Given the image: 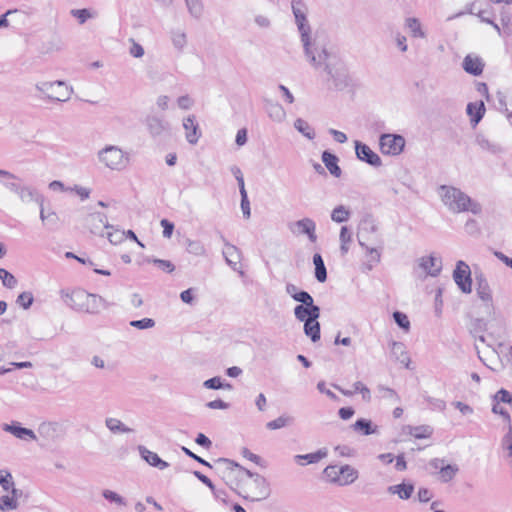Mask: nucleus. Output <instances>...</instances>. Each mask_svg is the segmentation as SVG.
Instances as JSON below:
<instances>
[{"instance_id": "obj_47", "label": "nucleus", "mask_w": 512, "mask_h": 512, "mask_svg": "<svg viewBox=\"0 0 512 512\" xmlns=\"http://www.w3.org/2000/svg\"><path fill=\"white\" fill-rule=\"evenodd\" d=\"M14 484L12 474L8 470L0 469V485L2 489L8 492L10 488H13Z\"/></svg>"}, {"instance_id": "obj_55", "label": "nucleus", "mask_w": 512, "mask_h": 512, "mask_svg": "<svg viewBox=\"0 0 512 512\" xmlns=\"http://www.w3.org/2000/svg\"><path fill=\"white\" fill-rule=\"evenodd\" d=\"M130 325L134 328L143 330L149 329L155 326V321L151 318H143L141 320H132L130 321Z\"/></svg>"}, {"instance_id": "obj_3", "label": "nucleus", "mask_w": 512, "mask_h": 512, "mask_svg": "<svg viewBox=\"0 0 512 512\" xmlns=\"http://www.w3.org/2000/svg\"><path fill=\"white\" fill-rule=\"evenodd\" d=\"M438 195L452 213L471 212L478 215L482 212V206L457 187L441 185L438 188Z\"/></svg>"}, {"instance_id": "obj_49", "label": "nucleus", "mask_w": 512, "mask_h": 512, "mask_svg": "<svg viewBox=\"0 0 512 512\" xmlns=\"http://www.w3.org/2000/svg\"><path fill=\"white\" fill-rule=\"evenodd\" d=\"M34 297L31 292L25 291L18 295L16 299V303L21 306L23 309H29L33 304Z\"/></svg>"}, {"instance_id": "obj_36", "label": "nucleus", "mask_w": 512, "mask_h": 512, "mask_svg": "<svg viewBox=\"0 0 512 512\" xmlns=\"http://www.w3.org/2000/svg\"><path fill=\"white\" fill-rule=\"evenodd\" d=\"M363 248L366 250L369 257L364 266L367 270H372L374 265L380 262L381 253L377 248L370 247L368 244Z\"/></svg>"}, {"instance_id": "obj_10", "label": "nucleus", "mask_w": 512, "mask_h": 512, "mask_svg": "<svg viewBox=\"0 0 512 512\" xmlns=\"http://www.w3.org/2000/svg\"><path fill=\"white\" fill-rule=\"evenodd\" d=\"M381 152L387 155L400 154L405 146V139L398 134H382L379 139Z\"/></svg>"}, {"instance_id": "obj_58", "label": "nucleus", "mask_w": 512, "mask_h": 512, "mask_svg": "<svg viewBox=\"0 0 512 512\" xmlns=\"http://www.w3.org/2000/svg\"><path fill=\"white\" fill-rule=\"evenodd\" d=\"M397 495L400 499H409L414 491V485L413 484H400V488H398Z\"/></svg>"}, {"instance_id": "obj_35", "label": "nucleus", "mask_w": 512, "mask_h": 512, "mask_svg": "<svg viewBox=\"0 0 512 512\" xmlns=\"http://www.w3.org/2000/svg\"><path fill=\"white\" fill-rule=\"evenodd\" d=\"M294 422V418L289 415H281L275 420L269 421L266 424V428L269 430H277L283 427L289 426Z\"/></svg>"}, {"instance_id": "obj_37", "label": "nucleus", "mask_w": 512, "mask_h": 512, "mask_svg": "<svg viewBox=\"0 0 512 512\" xmlns=\"http://www.w3.org/2000/svg\"><path fill=\"white\" fill-rule=\"evenodd\" d=\"M409 434L416 439H424L428 438L432 434V428L427 425H421V426H408Z\"/></svg>"}, {"instance_id": "obj_21", "label": "nucleus", "mask_w": 512, "mask_h": 512, "mask_svg": "<svg viewBox=\"0 0 512 512\" xmlns=\"http://www.w3.org/2000/svg\"><path fill=\"white\" fill-rule=\"evenodd\" d=\"M322 161L325 164V167L334 177L341 176V168L338 165V157L329 151H324L322 153Z\"/></svg>"}, {"instance_id": "obj_60", "label": "nucleus", "mask_w": 512, "mask_h": 512, "mask_svg": "<svg viewBox=\"0 0 512 512\" xmlns=\"http://www.w3.org/2000/svg\"><path fill=\"white\" fill-rule=\"evenodd\" d=\"M124 237H125L124 231L115 230L114 232L107 233V239L109 240L110 243H112L114 245L121 243L124 240Z\"/></svg>"}, {"instance_id": "obj_7", "label": "nucleus", "mask_w": 512, "mask_h": 512, "mask_svg": "<svg viewBox=\"0 0 512 512\" xmlns=\"http://www.w3.org/2000/svg\"><path fill=\"white\" fill-rule=\"evenodd\" d=\"M324 476L333 484L347 486L354 483L358 476V470L346 464L343 466L329 465L323 471Z\"/></svg>"}, {"instance_id": "obj_28", "label": "nucleus", "mask_w": 512, "mask_h": 512, "mask_svg": "<svg viewBox=\"0 0 512 512\" xmlns=\"http://www.w3.org/2000/svg\"><path fill=\"white\" fill-rule=\"evenodd\" d=\"M353 429L355 431H358L360 432L362 435H371V434H374L376 433L377 431V426H374L373 427V424H372V421L371 420H368V419H365V418H360L358 419L353 425H352Z\"/></svg>"}, {"instance_id": "obj_2", "label": "nucleus", "mask_w": 512, "mask_h": 512, "mask_svg": "<svg viewBox=\"0 0 512 512\" xmlns=\"http://www.w3.org/2000/svg\"><path fill=\"white\" fill-rule=\"evenodd\" d=\"M216 470L225 477L226 473H232L238 470L240 475L239 495L250 501H262L269 497V483L262 475L252 473L238 463L226 459L219 458L215 461Z\"/></svg>"}, {"instance_id": "obj_54", "label": "nucleus", "mask_w": 512, "mask_h": 512, "mask_svg": "<svg viewBox=\"0 0 512 512\" xmlns=\"http://www.w3.org/2000/svg\"><path fill=\"white\" fill-rule=\"evenodd\" d=\"M493 402H503L512 405V394L508 390L502 388L493 396Z\"/></svg>"}, {"instance_id": "obj_52", "label": "nucleus", "mask_w": 512, "mask_h": 512, "mask_svg": "<svg viewBox=\"0 0 512 512\" xmlns=\"http://www.w3.org/2000/svg\"><path fill=\"white\" fill-rule=\"evenodd\" d=\"M393 318L400 328L404 329L405 331H408L410 329V321L407 315L404 314L403 312L395 311L393 313Z\"/></svg>"}, {"instance_id": "obj_9", "label": "nucleus", "mask_w": 512, "mask_h": 512, "mask_svg": "<svg viewBox=\"0 0 512 512\" xmlns=\"http://www.w3.org/2000/svg\"><path fill=\"white\" fill-rule=\"evenodd\" d=\"M378 224L371 214H366L360 221L359 231L357 234L358 242L361 247H366V244L372 243L382 244V240L377 235Z\"/></svg>"}, {"instance_id": "obj_39", "label": "nucleus", "mask_w": 512, "mask_h": 512, "mask_svg": "<svg viewBox=\"0 0 512 512\" xmlns=\"http://www.w3.org/2000/svg\"><path fill=\"white\" fill-rule=\"evenodd\" d=\"M406 27L410 30L415 38H424L425 33L422 31L421 24L417 18L411 17L406 19Z\"/></svg>"}, {"instance_id": "obj_23", "label": "nucleus", "mask_w": 512, "mask_h": 512, "mask_svg": "<svg viewBox=\"0 0 512 512\" xmlns=\"http://www.w3.org/2000/svg\"><path fill=\"white\" fill-rule=\"evenodd\" d=\"M391 354L395 360L405 364L409 368L410 358L405 350V345L402 342L393 341L391 343Z\"/></svg>"}, {"instance_id": "obj_24", "label": "nucleus", "mask_w": 512, "mask_h": 512, "mask_svg": "<svg viewBox=\"0 0 512 512\" xmlns=\"http://www.w3.org/2000/svg\"><path fill=\"white\" fill-rule=\"evenodd\" d=\"M224 250L223 256L227 262V264L231 267H234L240 261V251L239 249L229 242L224 240Z\"/></svg>"}, {"instance_id": "obj_15", "label": "nucleus", "mask_w": 512, "mask_h": 512, "mask_svg": "<svg viewBox=\"0 0 512 512\" xmlns=\"http://www.w3.org/2000/svg\"><path fill=\"white\" fill-rule=\"evenodd\" d=\"M354 144L356 156L359 160L366 162L373 167H380L382 165L380 156L375 153L368 145L358 140H356Z\"/></svg>"}, {"instance_id": "obj_16", "label": "nucleus", "mask_w": 512, "mask_h": 512, "mask_svg": "<svg viewBox=\"0 0 512 512\" xmlns=\"http://www.w3.org/2000/svg\"><path fill=\"white\" fill-rule=\"evenodd\" d=\"M290 229L296 234H305L311 242H316V224L311 218H303L290 225Z\"/></svg>"}, {"instance_id": "obj_63", "label": "nucleus", "mask_w": 512, "mask_h": 512, "mask_svg": "<svg viewBox=\"0 0 512 512\" xmlns=\"http://www.w3.org/2000/svg\"><path fill=\"white\" fill-rule=\"evenodd\" d=\"M241 210L244 218L248 219L251 216L250 202L248 199V195L244 194L241 196Z\"/></svg>"}, {"instance_id": "obj_18", "label": "nucleus", "mask_w": 512, "mask_h": 512, "mask_svg": "<svg viewBox=\"0 0 512 512\" xmlns=\"http://www.w3.org/2000/svg\"><path fill=\"white\" fill-rule=\"evenodd\" d=\"M462 67L466 73L479 76L483 72L484 62L480 57L469 54L464 58Z\"/></svg>"}, {"instance_id": "obj_53", "label": "nucleus", "mask_w": 512, "mask_h": 512, "mask_svg": "<svg viewBox=\"0 0 512 512\" xmlns=\"http://www.w3.org/2000/svg\"><path fill=\"white\" fill-rule=\"evenodd\" d=\"M147 261L152 262L153 264L158 266V268H160L161 270H163L167 273H172L175 270L174 264L169 260L153 258V259H147Z\"/></svg>"}, {"instance_id": "obj_38", "label": "nucleus", "mask_w": 512, "mask_h": 512, "mask_svg": "<svg viewBox=\"0 0 512 512\" xmlns=\"http://www.w3.org/2000/svg\"><path fill=\"white\" fill-rule=\"evenodd\" d=\"M187 246L186 250L188 253L193 254L195 256H205L206 248L204 244L200 240H190L186 241Z\"/></svg>"}, {"instance_id": "obj_48", "label": "nucleus", "mask_w": 512, "mask_h": 512, "mask_svg": "<svg viewBox=\"0 0 512 512\" xmlns=\"http://www.w3.org/2000/svg\"><path fill=\"white\" fill-rule=\"evenodd\" d=\"M339 239L341 242L340 250L342 254H346L349 250L348 243L351 241V233L347 226H342L340 229Z\"/></svg>"}, {"instance_id": "obj_13", "label": "nucleus", "mask_w": 512, "mask_h": 512, "mask_svg": "<svg viewBox=\"0 0 512 512\" xmlns=\"http://www.w3.org/2000/svg\"><path fill=\"white\" fill-rule=\"evenodd\" d=\"M84 225L94 235L103 236L104 229H112L113 226L108 223L106 214L94 212L88 214L84 219Z\"/></svg>"}, {"instance_id": "obj_30", "label": "nucleus", "mask_w": 512, "mask_h": 512, "mask_svg": "<svg viewBox=\"0 0 512 512\" xmlns=\"http://www.w3.org/2000/svg\"><path fill=\"white\" fill-rule=\"evenodd\" d=\"M304 333L312 342L320 340V324L318 321L307 320L304 322Z\"/></svg>"}, {"instance_id": "obj_19", "label": "nucleus", "mask_w": 512, "mask_h": 512, "mask_svg": "<svg viewBox=\"0 0 512 512\" xmlns=\"http://www.w3.org/2000/svg\"><path fill=\"white\" fill-rule=\"evenodd\" d=\"M139 453L141 457L151 466L156 467L160 470L166 469L169 464L168 462L162 460L157 453L150 451L144 446H139Z\"/></svg>"}, {"instance_id": "obj_31", "label": "nucleus", "mask_w": 512, "mask_h": 512, "mask_svg": "<svg viewBox=\"0 0 512 512\" xmlns=\"http://www.w3.org/2000/svg\"><path fill=\"white\" fill-rule=\"evenodd\" d=\"M351 211L344 205L336 206L331 212V220L335 223H344L349 220Z\"/></svg>"}, {"instance_id": "obj_32", "label": "nucleus", "mask_w": 512, "mask_h": 512, "mask_svg": "<svg viewBox=\"0 0 512 512\" xmlns=\"http://www.w3.org/2000/svg\"><path fill=\"white\" fill-rule=\"evenodd\" d=\"M294 128L299 133H301L303 136L308 138L309 140H312V139L315 138V131H314V129L310 126V124L306 120H304L302 118H297L295 120Z\"/></svg>"}, {"instance_id": "obj_27", "label": "nucleus", "mask_w": 512, "mask_h": 512, "mask_svg": "<svg viewBox=\"0 0 512 512\" xmlns=\"http://www.w3.org/2000/svg\"><path fill=\"white\" fill-rule=\"evenodd\" d=\"M313 264L315 266V278L323 283L327 280V270L324 264V260L319 253L314 254Z\"/></svg>"}, {"instance_id": "obj_57", "label": "nucleus", "mask_w": 512, "mask_h": 512, "mask_svg": "<svg viewBox=\"0 0 512 512\" xmlns=\"http://www.w3.org/2000/svg\"><path fill=\"white\" fill-rule=\"evenodd\" d=\"M172 42L173 45L179 49L182 50L184 46L186 45V35L184 32L176 31L172 35Z\"/></svg>"}, {"instance_id": "obj_46", "label": "nucleus", "mask_w": 512, "mask_h": 512, "mask_svg": "<svg viewBox=\"0 0 512 512\" xmlns=\"http://www.w3.org/2000/svg\"><path fill=\"white\" fill-rule=\"evenodd\" d=\"M203 386L207 389H231L232 386L229 383H223L221 378L216 376L204 381Z\"/></svg>"}, {"instance_id": "obj_26", "label": "nucleus", "mask_w": 512, "mask_h": 512, "mask_svg": "<svg viewBox=\"0 0 512 512\" xmlns=\"http://www.w3.org/2000/svg\"><path fill=\"white\" fill-rule=\"evenodd\" d=\"M328 452L326 448L319 449L318 451L314 453L304 454V455H296L294 457L295 461L300 464L304 465L301 461L305 460L307 464H314L318 463L321 459L325 458L327 456Z\"/></svg>"}, {"instance_id": "obj_51", "label": "nucleus", "mask_w": 512, "mask_h": 512, "mask_svg": "<svg viewBox=\"0 0 512 512\" xmlns=\"http://www.w3.org/2000/svg\"><path fill=\"white\" fill-rule=\"evenodd\" d=\"M458 472V467L454 465H446L440 468V474L443 482H449Z\"/></svg>"}, {"instance_id": "obj_5", "label": "nucleus", "mask_w": 512, "mask_h": 512, "mask_svg": "<svg viewBox=\"0 0 512 512\" xmlns=\"http://www.w3.org/2000/svg\"><path fill=\"white\" fill-rule=\"evenodd\" d=\"M35 89L41 94L40 99L53 102H66L73 93V89L61 80L38 82Z\"/></svg>"}, {"instance_id": "obj_6", "label": "nucleus", "mask_w": 512, "mask_h": 512, "mask_svg": "<svg viewBox=\"0 0 512 512\" xmlns=\"http://www.w3.org/2000/svg\"><path fill=\"white\" fill-rule=\"evenodd\" d=\"M3 186L10 192L17 195L23 204L34 202L39 206H42L44 202V197L38 192V190L33 186L24 184L18 176L17 179H14L13 181L3 182Z\"/></svg>"}, {"instance_id": "obj_25", "label": "nucleus", "mask_w": 512, "mask_h": 512, "mask_svg": "<svg viewBox=\"0 0 512 512\" xmlns=\"http://www.w3.org/2000/svg\"><path fill=\"white\" fill-rule=\"evenodd\" d=\"M3 429H4V431L13 434L15 437H17L19 439H25L28 437L31 440H36V438H37L35 433L31 429L20 427V426L14 425V424H12V425L5 424Z\"/></svg>"}, {"instance_id": "obj_11", "label": "nucleus", "mask_w": 512, "mask_h": 512, "mask_svg": "<svg viewBox=\"0 0 512 512\" xmlns=\"http://www.w3.org/2000/svg\"><path fill=\"white\" fill-rule=\"evenodd\" d=\"M453 279L459 289L469 294L472 292V279L470 267L462 260L456 263V268L453 271Z\"/></svg>"}, {"instance_id": "obj_22", "label": "nucleus", "mask_w": 512, "mask_h": 512, "mask_svg": "<svg viewBox=\"0 0 512 512\" xmlns=\"http://www.w3.org/2000/svg\"><path fill=\"white\" fill-rule=\"evenodd\" d=\"M105 426L112 434H125L134 432L132 428L126 426L121 420L114 417H107L105 419Z\"/></svg>"}, {"instance_id": "obj_41", "label": "nucleus", "mask_w": 512, "mask_h": 512, "mask_svg": "<svg viewBox=\"0 0 512 512\" xmlns=\"http://www.w3.org/2000/svg\"><path fill=\"white\" fill-rule=\"evenodd\" d=\"M18 507L19 503L16 502L10 494L2 495L0 497V512L16 510Z\"/></svg>"}, {"instance_id": "obj_8", "label": "nucleus", "mask_w": 512, "mask_h": 512, "mask_svg": "<svg viewBox=\"0 0 512 512\" xmlns=\"http://www.w3.org/2000/svg\"><path fill=\"white\" fill-rule=\"evenodd\" d=\"M98 158L107 168L121 171L129 162L128 155L117 146H106L98 152Z\"/></svg>"}, {"instance_id": "obj_59", "label": "nucleus", "mask_w": 512, "mask_h": 512, "mask_svg": "<svg viewBox=\"0 0 512 512\" xmlns=\"http://www.w3.org/2000/svg\"><path fill=\"white\" fill-rule=\"evenodd\" d=\"M425 400L432 409L439 411H444L446 409V402L442 399L427 396L425 397Z\"/></svg>"}, {"instance_id": "obj_34", "label": "nucleus", "mask_w": 512, "mask_h": 512, "mask_svg": "<svg viewBox=\"0 0 512 512\" xmlns=\"http://www.w3.org/2000/svg\"><path fill=\"white\" fill-rule=\"evenodd\" d=\"M285 291L288 295H290L295 301L302 303V301L307 300L310 294L306 291L299 290L296 285L292 283H287L285 286Z\"/></svg>"}, {"instance_id": "obj_44", "label": "nucleus", "mask_w": 512, "mask_h": 512, "mask_svg": "<svg viewBox=\"0 0 512 512\" xmlns=\"http://www.w3.org/2000/svg\"><path fill=\"white\" fill-rule=\"evenodd\" d=\"M102 496L110 503H114L118 506H126L127 505V501L121 495H119L118 493H116L112 490H109V489L103 490Z\"/></svg>"}, {"instance_id": "obj_62", "label": "nucleus", "mask_w": 512, "mask_h": 512, "mask_svg": "<svg viewBox=\"0 0 512 512\" xmlns=\"http://www.w3.org/2000/svg\"><path fill=\"white\" fill-rule=\"evenodd\" d=\"M72 15L79 20L80 24H83L88 18L91 17V14L88 9H75L71 11Z\"/></svg>"}, {"instance_id": "obj_29", "label": "nucleus", "mask_w": 512, "mask_h": 512, "mask_svg": "<svg viewBox=\"0 0 512 512\" xmlns=\"http://www.w3.org/2000/svg\"><path fill=\"white\" fill-rule=\"evenodd\" d=\"M467 114L471 116V121L475 124L483 118L485 112V106L483 102L479 104L469 103L466 108Z\"/></svg>"}, {"instance_id": "obj_4", "label": "nucleus", "mask_w": 512, "mask_h": 512, "mask_svg": "<svg viewBox=\"0 0 512 512\" xmlns=\"http://www.w3.org/2000/svg\"><path fill=\"white\" fill-rule=\"evenodd\" d=\"M63 297L64 302L72 309L90 314L97 313L103 302L100 296L90 294L82 289L66 293Z\"/></svg>"}, {"instance_id": "obj_43", "label": "nucleus", "mask_w": 512, "mask_h": 512, "mask_svg": "<svg viewBox=\"0 0 512 512\" xmlns=\"http://www.w3.org/2000/svg\"><path fill=\"white\" fill-rule=\"evenodd\" d=\"M0 280L3 286L8 289L15 288L18 283L15 276L4 268H0Z\"/></svg>"}, {"instance_id": "obj_56", "label": "nucleus", "mask_w": 512, "mask_h": 512, "mask_svg": "<svg viewBox=\"0 0 512 512\" xmlns=\"http://www.w3.org/2000/svg\"><path fill=\"white\" fill-rule=\"evenodd\" d=\"M307 309H308V306H306L302 303L300 305H297L294 308V315H295L296 319L301 322H306L307 319L309 318V310H307Z\"/></svg>"}, {"instance_id": "obj_14", "label": "nucleus", "mask_w": 512, "mask_h": 512, "mask_svg": "<svg viewBox=\"0 0 512 512\" xmlns=\"http://www.w3.org/2000/svg\"><path fill=\"white\" fill-rule=\"evenodd\" d=\"M476 293L478 298L486 304V306H492L493 296L489 282L482 271L474 272Z\"/></svg>"}, {"instance_id": "obj_1", "label": "nucleus", "mask_w": 512, "mask_h": 512, "mask_svg": "<svg viewBox=\"0 0 512 512\" xmlns=\"http://www.w3.org/2000/svg\"><path fill=\"white\" fill-rule=\"evenodd\" d=\"M292 12L300 33L306 59L314 68H323L329 78L336 82L339 76L335 68L338 58L328 50L324 33L316 32L313 37L310 36V25L306 17L307 8L302 0H292Z\"/></svg>"}, {"instance_id": "obj_42", "label": "nucleus", "mask_w": 512, "mask_h": 512, "mask_svg": "<svg viewBox=\"0 0 512 512\" xmlns=\"http://www.w3.org/2000/svg\"><path fill=\"white\" fill-rule=\"evenodd\" d=\"M377 391L379 392L380 394V397L383 398V399H387V400H390L392 401L393 403H398L400 402V397L399 395L397 394V392L392 389V388H389V387H386L384 385H378L377 386Z\"/></svg>"}, {"instance_id": "obj_40", "label": "nucleus", "mask_w": 512, "mask_h": 512, "mask_svg": "<svg viewBox=\"0 0 512 512\" xmlns=\"http://www.w3.org/2000/svg\"><path fill=\"white\" fill-rule=\"evenodd\" d=\"M269 117L276 122H281L285 118V111L278 103H270L267 107Z\"/></svg>"}, {"instance_id": "obj_64", "label": "nucleus", "mask_w": 512, "mask_h": 512, "mask_svg": "<svg viewBox=\"0 0 512 512\" xmlns=\"http://www.w3.org/2000/svg\"><path fill=\"white\" fill-rule=\"evenodd\" d=\"M160 224L163 228V237L170 238L174 230V224L167 219H162Z\"/></svg>"}, {"instance_id": "obj_45", "label": "nucleus", "mask_w": 512, "mask_h": 512, "mask_svg": "<svg viewBox=\"0 0 512 512\" xmlns=\"http://www.w3.org/2000/svg\"><path fill=\"white\" fill-rule=\"evenodd\" d=\"M302 304L308 306L309 318L307 320L318 321L320 317V307L314 304L313 297L310 295Z\"/></svg>"}, {"instance_id": "obj_33", "label": "nucleus", "mask_w": 512, "mask_h": 512, "mask_svg": "<svg viewBox=\"0 0 512 512\" xmlns=\"http://www.w3.org/2000/svg\"><path fill=\"white\" fill-rule=\"evenodd\" d=\"M476 143L479 145L480 148L483 150H487L491 152L492 154H498L502 152V148L497 143L491 142L488 138H486L484 135H477L476 137Z\"/></svg>"}, {"instance_id": "obj_20", "label": "nucleus", "mask_w": 512, "mask_h": 512, "mask_svg": "<svg viewBox=\"0 0 512 512\" xmlns=\"http://www.w3.org/2000/svg\"><path fill=\"white\" fill-rule=\"evenodd\" d=\"M183 127L186 131V139L190 144H196L200 137L199 127L195 116H188L183 120Z\"/></svg>"}, {"instance_id": "obj_17", "label": "nucleus", "mask_w": 512, "mask_h": 512, "mask_svg": "<svg viewBox=\"0 0 512 512\" xmlns=\"http://www.w3.org/2000/svg\"><path fill=\"white\" fill-rule=\"evenodd\" d=\"M419 268H421L425 275L436 277L442 270V260L433 255L422 257L419 259Z\"/></svg>"}, {"instance_id": "obj_50", "label": "nucleus", "mask_w": 512, "mask_h": 512, "mask_svg": "<svg viewBox=\"0 0 512 512\" xmlns=\"http://www.w3.org/2000/svg\"><path fill=\"white\" fill-rule=\"evenodd\" d=\"M190 14L199 19L203 13V6L199 0H185Z\"/></svg>"}, {"instance_id": "obj_12", "label": "nucleus", "mask_w": 512, "mask_h": 512, "mask_svg": "<svg viewBox=\"0 0 512 512\" xmlns=\"http://www.w3.org/2000/svg\"><path fill=\"white\" fill-rule=\"evenodd\" d=\"M145 125L152 138H166L171 136L170 123L158 116H147L145 119Z\"/></svg>"}, {"instance_id": "obj_61", "label": "nucleus", "mask_w": 512, "mask_h": 512, "mask_svg": "<svg viewBox=\"0 0 512 512\" xmlns=\"http://www.w3.org/2000/svg\"><path fill=\"white\" fill-rule=\"evenodd\" d=\"M393 38L401 52H406L408 50V46L406 43L407 39L403 34H401L400 32H395L393 33Z\"/></svg>"}]
</instances>
